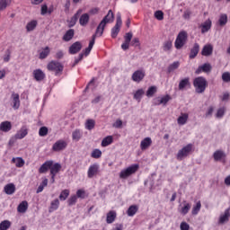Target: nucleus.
<instances>
[{
	"label": "nucleus",
	"mask_w": 230,
	"mask_h": 230,
	"mask_svg": "<svg viewBox=\"0 0 230 230\" xmlns=\"http://www.w3.org/2000/svg\"><path fill=\"white\" fill-rule=\"evenodd\" d=\"M111 22H114V13H112V10H110L108 12L107 15L103 17V19L97 26V29L95 31L96 35L102 37L103 35V31H105V26H107V24Z\"/></svg>",
	"instance_id": "f257e3e1"
},
{
	"label": "nucleus",
	"mask_w": 230,
	"mask_h": 230,
	"mask_svg": "<svg viewBox=\"0 0 230 230\" xmlns=\"http://www.w3.org/2000/svg\"><path fill=\"white\" fill-rule=\"evenodd\" d=\"M193 85L196 93H198V94H202V93L206 91V87H208V81L202 76L196 77L193 81Z\"/></svg>",
	"instance_id": "f03ea898"
},
{
	"label": "nucleus",
	"mask_w": 230,
	"mask_h": 230,
	"mask_svg": "<svg viewBox=\"0 0 230 230\" xmlns=\"http://www.w3.org/2000/svg\"><path fill=\"white\" fill-rule=\"evenodd\" d=\"M186 42H188V32H186V31H181L177 35L174 42V46L176 49H182Z\"/></svg>",
	"instance_id": "7ed1b4c3"
},
{
	"label": "nucleus",
	"mask_w": 230,
	"mask_h": 230,
	"mask_svg": "<svg viewBox=\"0 0 230 230\" xmlns=\"http://www.w3.org/2000/svg\"><path fill=\"white\" fill-rule=\"evenodd\" d=\"M191 152H193V144H188L182 149L178 151L176 159L178 161H182L183 159H186V157L189 156Z\"/></svg>",
	"instance_id": "20e7f679"
},
{
	"label": "nucleus",
	"mask_w": 230,
	"mask_h": 230,
	"mask_svg": "<svg viewBox=\"0 0 230 230\" xmlns=\"http://www.w3.org/2000/svg\"><path fill=\"white\" fill-rule=\"evenodd\" d=\"M139 170V165L138 164H133L127 169H124L120 172L119 177L120 179H127L130 177V175L136 173Z\"/></svg>",
	"instance_id": "39448f33"
},
{
	"label": "nucleus",
	"mask_w": 230,
	"mask_h": 230,
	"mask_svg": "<svg viewBox=\"0 0 230 230\" xmlns=\"http://www.w3.org/2000/svg\"><path fill=\"white\" fill-rule=\"evenodd\" d=\"M47 67L49 71H54L56 75H58V73H62L64 71V65L55 60H52L51 62H49Z\"/></svg>",
	"instance_id": "423d86ee"
},
{
	"label": "nucleus",
	"mask_w": 230,
	"mask_h": 230,
	"mask_svg": "<svg viewBox=\"0 0 230 230\" xmlns=\"http://www.w3.org/2000/svg\"><path fill=\"white\" fill-rule=\"evenodd\" d=\"M123 24V21H121V14H117V21L115 26L111 29V38L116 39L118 37V33H119V31L121 30V26Z\"/></svg>",
	"instance_id": "0eeeda50"
},
{
	"label": "nucleus",
	"mask_w": 230,
	"mask_h": 230,
	"mask_svg": "<svg viewBox=\"0 0 230 230\" xmlns=\"http://www.w3.org/2000/svg\"><path fill=\"white\" fill-rule=\"evenodd\" d=\"M67 148V142L66 140H58L53 146V152H62V150H66Z\"/></svg>",
	"instance_id": "6e6552de"
},
{
	"label": "nucleus",
	"mask_w": 230,
	"mask_h": 230,
	"mask_svg": "<svg viewBox=\"0 0 230 230\" xmlns=\"http://www.w3.org/2000/svg\"><path fill=\"white\" fill-rule=\"evenodd\" d=\"M132 37H133L132 32H127L125 34L124 42L121 45V48L124 51H127V49H128V48H130V44L132 42Z\"/></svg>",
	"instance_id": "1a4fd4ad"
},
{
	"label": "nucleus",
	"mask_w": 230,
	"mask_h": 230,
	"mask_svg": "<svg viewBox=\"0 0 230 230\" xmlns=\"http://www.w3.org/2000/svg\"><path fill=\"white\" fill-rule=\"evenodd\" d=\"M191 88V83L190 82V77H185L181 80H180V83L178 84L179 91H186V89Z\"/></svg>",
	"instance_id": "9d476101"
},
{
	"label": "nucleus",
	"mask_w": 230,
	"mask_h": 230,
	"mask_svg": "<svg viewBox=\"0 0 230 230\" xmlns=\"http://www.w3.org/2000/svg\"><path fill=\"white\" fill-rule=\"evenodd\" d=\"M80 51H82V42L80 41H75L68 49L70 55H76V53H80Z\"/></svg>",
	"instance_id": "9b49d317"
},
{
	"label": "nucleus",
	"mask_w": 230,
	"mask_h": 230,
	"mask_svg": "<svg viewBox=\"0 0 230 230\" xmlns=\"http://www.w3.org/2000/svg\"><path fill=\"white\" fill-rule=\"evenodd\" d=\"M145 71L144 70H137L133 73L131 76V80L133 82H137V84H139V82H142V80L145 78Z\"/></svg>",
	"instance_id": "f8f14e48"
},
{
	"label": "nucleus",
	"mask_w": 230,
	"mask_h": 230,
	"mask_svg": "<svg viewBox=\"0 0 230 230\" xmlns=\"http://www.w3.org/2000/svg\"><path fill=\"white\" fill-rule=\"evenodd\" d=\"M100 171V165L98 164H92L88 169V179H93L95 175H98V172Z\"/></svg>",
	"instance_id": "ddd939ff"
},
{
	"label": "nucleus",
	"mask_w": 230,
	"mask_h": 230,
	"mask_svg": "<svg viewBox=\"0 0 230 230\" xmlns=\"http://www.w3.org/2000/svg\"><path fill=\"white\" fill-rule=\"evenodd\" d=\"M229 217H230V208L226 209L225 212L220 215L218 219V224H220L221 226H224V224H227V222H229Z\"/></svg>",
	"instance_id": "4468645a"
},
{
	"label": "nucleus",
	"mask_w": 230,
	"mask_h": 230,
	"mask_svg": "<svg viewBox=\"0 0 230 230\" xmlns=\"http://www.w3.org/2000/svg\"><path fill=\"white\" fill-rule=\"evenodd\" d=\"M96 37H100V34H96V32L92 36V40L89 43L88 48L84 49V52L83 55L87 57L89 53H91V50L93 49V47L94 46V42L96 41Z\"/></svg>",
	"instance_id": "2eb2a0df"
},
{
	"label": "nucleus",
	"mask_w": 230,
	"mask_h": 230,
	"mask_svg": "<svg viewBox=\"0 0 230 230\" xmlns=\"http://www.w3.org/2000/svg\"><path fill=\"white\" fill-rule=\"evenodd\" d=\"M28 136V128L26 126H22L19 131L15 134V139H24Z\"/></svg>",
	"instance_id": "dca6fc26"
},
{
	"label": "nucleus",
	"mask_w": 230,
	"mask_h": 230,
	"mask_svg": "<svg viewBox=\"0 0 230 230\" xmlns=\"http://www.w3.org/2000/svg\"><path fill=\"white\" fill-rule=\"evenodd\" d=\"M11 98L13 100V109H14V111H17V109L21 107V100L19 99V93H13Z\"/></svg>",
	"instance_id": "f3484780"
},
{
	"label": "nucleus",
	"mask_w": 230,
	"mask_h": 230,
	"mask_svg": "<svg viewBox=\"0 0 230 230\" xmlns=\"http://www.w3.org/2000/svg\"><path fill=\"white\" fill-rule=\"evenodd\" d=\"M214 161L222 163L223 159H226V153L222 150H217L213 154Z\"/></svg>",
	"instance_id": "a211bd4d"
},
{
	"label": "nucleus",
	"mask_w": 230,
	"mask_h": 230,
	"mask_svg": "<svg viewBox=\"0 0 230 230\" xmlns=\"http://www.w3.org/2000/svg\"><path fill=\"white\" fill-rule=\"evenodd\" d=\"M152 146V138L151 137H146L144 138L140 143V148L141 150H147V148H150Z\"/></svg>",
	"instance_id": "6ab92c4d"
},
{
	"label": "nucleus",
	"mask_w": 230,
	"mask_h": 230,
	"mask_svg": "<svg viewBox=\"0 0 230 230\" xmlns=\"http://www.w3.org/2000/svg\"><path fill=\"white\" fill-rule=\"evenodd\" d=\"M199 51H200V45L199 43H195L193 45V48L190 49V58L193 59L199 55Z\"/></svg>",
	"instance_id": "aec40b11"
},
{
	"label": "nucleus",
	"mask_w": 230,
	"mask_h": 230,
	"mask_svg": "<svg viewBox=\"0 0 230 230\" xmlns=\"http://www.w3.org/2000/svg\"><path fill=\"white\" fill-rule=\"evenodd\" d=\"M53 161L45 162L39 169V173H46L48 170H50Z\"/></svg>",
	"instance_id": "412c9836"
},
{
	"label": "nucleus",
	"mask_w": 230,
	"mask_h": 230,
	"mask_svg": "<svg viewBox=\"0 0 230 230\" xmlns=\"http://www.w3.org/2000/svg\"><path fill=\"white\" fill-rule=\"evenodd\" d=\"M4 193L6 195H13L15 193V184L13 183H8L4 188Z\"/></svg>",
	"instance_id": "4be33fe9"
},
{
	"label": "nucleus",
	"mask_w": 230,
	"mask_h": 230,
	"mask_svg": "<svg viewBox=\"0 0 230 230\" xmlns=\"http://www.w3.org/2000/svg\"><path fill=\"white\" fill-rule=\"evenodd\" d=\"M0 130L2 132H10L12 130V122L6 120L0 124Z\"/></svg>",
	"instance_id": "5701e85b"
},
{
	"label": "nucleus",
	"mask_w": 230,
	"mask_h": 230,
	"mask_svg": "<svg viewBox=\"0 0 230 230\" xmlns=\"http://www.w3.org/2000/svg\"><path fill=\"white\" fill-rule=\"evenodd\" d=\"M201 55H203V57H209V55H213V46L205 45L202 49Z\"/></svg>",
	"instance_id": "b1692460"
},
{
	"label": "nucleus",
	"mask_w": 230,
	"mask_h": 230,
	"mask_svg": "<svg viewBox=\"0 0 230 230\" xmlns=\"http://www.w3.org/2000/svg\"><path fill=\"white\" fill-rule=\"evenodd\" d=\"M60 207V200L58 199H53L50 202V207L49 208V213H53V211H57L58 208Z\"/></svg>",
	"instance_id": "393cba45"
},
{
	"label": "nucleus",
	"mask_w": 230,
	"mask_h": 230,
	"mask_svg": "<svg viewBox=\"0 0 230 230\" xmlns=\"http://www.w3.org/2000/svg\"><path fill=\"white\" fill-rule=\"evenodd\" d=\"M60 170H62V165H60V164H52L50 166V175H57Z\"/></svg>",
	"instance_id": "a878e982"
},
{
	"label": "nucleus",
	"mask_w": 230,
	"mask_h": 230,
	"mask_svg": "<svg viewBox=\"0 0 230 230\" xmlns=\"http://www.w3.org/2000/svg\"><path fill=\"white\" fill-rule=\"evenodd\" d=\"M211 21L208 19L201 24V33H208V31L211 30Z\"/></svg>",
	"instance_id": "bb28decb"
},
{
	"label": "nucleus",
	"mask_w": 230,
	"mask_h": 230,
	"mask_svg": "<svg viewBox=\"0 0 230 230\" xmlns=\"http://www.w3.org/2000/svg\"><path fill=\"white\" fill-rule=\"evenodd\" d=\"M33 76L35 78V80H37V82H41V80L46 76L44 75V72H42V70L38 69V70H34L33 71Z\"/></svg>",
	"instance_id": "cd10ccee"
},
{
	"label": "nucleus",
	"mask_w": 230,
	"mask_h": 230,
	"mask_svg": "<svg viewBox=\"0 0 230 230\" xmlns=\"http://www.w3.org/2000/svg\"><path fill=\"white\" fill-rule=\"evenodd\" d=\"M73 37H75V30L70 29L63 36V40H65V42H69V40H71Z\"/></svg>",
	"instance_id": "c85d7f7f"
},
{
	"label": "nucleus",
	"mask_w": 230,
	"mask_h": 230,
	"mask_svg": "<svg viewBox=\"0 0 230 230\" xmlns=\"http://www.w3.org/2000/svg\"><path fill=\"white\" fill-rule=\"evenodd\" d=\"M116 220V211L111 210L106 217L107 224H112Z\"/></svg>",
	"instance_id": "c756f323"
},
{
	"label": "nucleus",
	"mask_w": 230,
	"mask_h": 230,
	"mask_svg": "<svg viewBox=\"0 0 230 230\" xmlns=\"http://www.w3.org/2000/svg\"><path fill=\"white\" fill-rule=\"evenodd\" d=\"M89 13H84L81 15L80 19H79V24L81 26H85L86 24H89Z\"/></svg>",
	"instance_id": "7c9ffc66"
},
{
	"label": "nucleus",
	"mask_w": 230,
	"mask_h": 230,
	"mask_svg": "<svg viewBox=\"0 0 230 230\" xmlns=\"http://www.w3.org/2000/svg\"><path fill=\"white\" fill-rule=\"evenodd\" d=\"M12 163L15 164L16 168H22L24 166V159L21 157L13 158Z\"/></svg>",
	"instance_id": "2f4dec72"
},
{
	"label": "nucleus",
	"mask_w": 230,
	"mask_h": 230,
	"mask_svg": "<svg viewBox=\"0 0 230 230\" xmlns=\"http://www.w3.org/2000/svg\"><path fill=\"white\" fill-rule=\"evenodd\" d=\"M49 53H51V49H49V47H46L40 53L39 58H40V60H44V58H48V57L49 56Z\"/></svg>",
	"instance_id": "473e14b6"
},
{
	"label": "nucleus",
	"mask_w": 230,
	"mask_h": 230,
	"mask_svg": "<svg viewBox=\"0 0 230 230\" xmlns=\"http://www.w3.org/2000/svg\"><path fill=\"white\" fill-rule=\"evenodd\" d=\"M188 113H181V116L178 118V125H186L188 122Z\"/></svg>",
	"instance_id": "72a5a7b5"
},
{
	"label": "nucleus",
	"mask_w": 230,
	"mask_h": 230,
	"mask_svg": "<svg viewBox=\"0 0 230 230\" xmlns=\"http://www.w3.org/2000/svg\"><path fill=\"white\" fill-rule=\"evenodd\" d=\"M179 66H181V63L179 61H175L172 64L169 65L167 68V73L170 75V73H173L176 69H179Z\"/></svg>",
	"instance_id": "f704fd0d"
},
{
	"label": "nucleus",
	"mask_w": 230,
	"mask_h": 230,
	"mask_svg": "<svg viewBox=\"0 0 230 230\" xmlns=\"http://www.w3.org/2000/svg\"><path fill=\"white\" fill-rule=\"evenodd\" d=\"M114 137H112V136H108L102 139V146H109V145H112Z\"/></svg>",
	"instance_id": "c9c22d12"
},
{
	"label": "nucleus",
	"mask_w": 230,
	"mask_h": 230,
	"mask_svg": "<svg viewBox=\"0 0 230 230\" xmlns=\"http://www.w3.org/2000/svg\"><path fill=\"white\" fill-rule=\"evenodd\" d=\"M12 227L10 220H4L0 223V230H8Z\"/></svg>",
	"instance_id": "e433bc0d"
},
{
	"label": "nucleus",
	"mask_w": 230,
	"mask_h": 230,
	"mask_svg": "<svg viewBox=\"0 0 230 230\" xmlns=\"http://www.w3.org/2000/svg\"><path fill=\"white\" fill-rule=\"evenodd\" d=\"M46 186H48V178H43L41 183L40 184V186L38 187L36 193H42V191H44V188H46Z\"/></svg>",
	"instance_id": "4c0bfd02"
},
{
	"label": "nucleus",
	"mask_w": 230,
	"mask_h": 230,
	"mask_svg": "<svg viewBox=\"0 0 230 230\" xmlns=\"http://www.w3.org/2000/svg\"><path fill=\"white\" fill-rule=\"evenodd\" d=\"M27 210H28V201H22V203H20V205L18 206V212L26 213Z\"/></svg>",
	"instance_id": "58836bf2"
},
{
	"label": "nucleus",
	"mask_w": 230,
	"mask_h": 230,
	"mask_svg": "<svg viewBox=\"0 0 230 230\" xmlns=\"http://www.w3.org/2000/svg\"><path fill=\"white\" fill-rule=\"evenodd\" d=\"M199 71H203L204 73H209L211 71V65L208 63L203 64L201 66L199 67L196 73H199Z\"/></svg>",
	"instance_id": "ea45409f"
},
{
	"label": "nucleus",
	"mask_w": 230,
	"mask_h": 230,
	"mask_svg": "<svg viewBox=\"0 0 230 230\" xmlns=\"http://www.w3.org/2000/svg\"><path fill=\"white\" fill-rule=\"evenodd\" d=\"M137 206L132 205L128 208V217H134L137 213Z\"/></svg>",
	"instance_id": "a19ab883"
},
{
	"label": "nucleus",
	"mask_w": 230,
	"mask_h": 230,
	"mask_svg": "<svg viewBox=\"0 0 230 230\" xmlns=\"http://www.w3.org/2000/svg\"><path fill=\"white\" fill-rule=\"evenodd\" d=\"M219 26L224 27L227 24V14L222 13L218 20Z\"/></svg>",
	"instance_id": "79ce46f5"
},
{
	"label": "nucleus",
	"mask_w": 230,
	"mask_h": 230,
	"mask_svg": "<svg viewBox=\"0 0 230 230\" xmlns=\"http://www.w3.org/2000/svg\"><path fill=\"white\" fill-rule=\"evenodd\" d=\"M81 138H82V131H80V129H75V131H73L72 139L74 141H80Z\"/></svg>",
	"instance_id": "37998d69"
},
{
	"label": "nucleus",
	"mask_w": 230,
	"mask_h": 230,
	"mask_svg": "<svg viewBox=\"0 0 230 230\" xmlns=\"http://www.w3.org/2000/svg\"><path fill=\"white\" fill-rule=\"evenodd\" d=\"M190 209H191V204L186 203V201H184V206L181 208L180 213H181V215H188Z\"/></svg>",
	"instance_id": "c03bdc74"
},
{
	"label": "nucleus",
	"mask_w": 230,
	"mask_h": 230,
	"mask_svg": "<svg viewBox=\"0 0 230 230\" xmlns=\"http://www.w3.org/2000/svg\"><path fill=\"white\" fill-rule=\"evenodd\" d=\"M145 94V90L143 89H138L135 93H134V99L137 100V102H141V98H143V95Z\"/></svg>",
	"instance_id": "a18cd8bd"
},
{
	"label": "nucleus",
	"mask_w": 230,
	"mask_h": 230,
	"mask_svg": "<svg viewBox=\"0 0 230 230\" xmlns=\"http://www.w3.org/2000/svg\"><path fill=\"white\" fill-rule=\"evenodd\" d=\"M12 0H0V12L6 10L7 6H10Z\"/></svg>",
	"instance_id": "49530a36"
},
{
	"label": "nucleus",
	"mask_w": 230,
	"mask_h": 230,
	"mask_svg": "<svg viewBox=\"0 0 230 230\" xmlns=\"http://www.w3.org/2000/svg\"><path fill=\"white\" fill-rule=\"evenodd\" d=\"M37 28V21H31L26 25L27 31H33Z\"/></svg>",
	"instance_id": "de8ad7c7"
},
{
	"label": "nucleus",
	"mask_w": 230,
	"mask_h": 230,
	"mask_svg": "<svg viewBox=\"0 0 230 230\" xmlns=\"http://www.w3.org/2000/svg\"><path fill=\"white\" fill-rule=\"evenodd\" d=\"M202 208V204L200 201H198L196 205L192 208L191 214L192 215H199V211H200V208Z\"/></svg>",
	"instance_id": "09e8293b"
},
{
	"label": "nucleus",
	"mask_w": 230,
	"mask_h": 230,
	"mask_svg": "<svg viewBox=\"0 0 230 230\" xmlns=\"http://www.w3.org/2000/svg\"><path fill=\"white\" fill-rule=\"evenodd\" d=\"M155 93H157V87L151 86L148 88L146 94L147 98H152V96H154V94H155Z\"/></svg>",
	"instance_id": "8fccbe9b"
},
{
	"label": "nucleus",
	"mask_w": 230,
	"mask_h": 230,
	"mask_svg": "<svg viewBox=\"0 0 230 230\" xmlns=\"http://www.w3.org/2000/svg\"><path fill=\"white\" fill-rule=\"evenodd\" d=\"M173 44L172 43V40H167L164 43L163 49L164 51H170L172 49Z\"/></svg>",
	"instance_id": "3c124183"
},
{
	"label": "nucleus",
	"mask_w": 230,
	"mask_h": 230,
	"mask_svg": "<svg viewBox=\"0 0 230 230\" xmlns=\"http://www.w3.org/2000/svg\"><path fill=\"white\" fill-rule=\"evenodd\" d=\"M94 119H88L85 123V128H87V130H93V128H94Z\"/></svg>",
	"instance_id": "603ef678"
},
{
	"label": "nucleus",
	"mask_w": 230,
	"mask_h": 230,
	"mask_svg": "<svg viewBox=\"0 0 230 230\" xmlns=\"http://www.w3.org/2000/svg\"><path fill=\"white\" fill-rule=\"evenodd\" d=\"M69 197V190H64L61 191L59 195V199L60 200H66Z\"/></svg>",
	"instance_id": "864d4df0"
},
{
	"label": "nucleus",
	"mask_w": 230,
	"mask_h": 230,
	"mask_svg": "<svg viewBox=\"0 0 230 230\" xmlns=\"http://www.w3.org/2000/svg\"><path fill=\"white\" fill-rule=\"evenodd\" d=\"M92 157L93 159H100V157H102V151L100 149H94L92 152Z\"/></svg>",
	"instance_id": "5fc2aeb1"
},
{
	"label": "nucleus",
	"mask_w": 230,
	"mask_h": 230,
	"mask_svg": "<svg viewBox=\"0 0 230 230\" xmlns=\"http://www.w3.org/2000/svg\"><path fill=\"white\" fill-rule=\"evenodd\" d=\"M76 200H78V197H76V195L71 196L67 200L68 206H75V204H76Z\"/></svg>",
	"instance_id": "6e6d98bb"
},
{
	"label": "nucleus",
	"mask_w": 230,
	"mask_h": 230,
	"mask_svg": "<svg viewBox=\"0 0 230 230\" xmlns=\"http://www.w3.org/2000/svg\"><path fill=\"white\" fill-rule=\"evenodd\" d=\"M39 136H40V137H44L48 136V128L41 127L39 130Z\"/></svg>",
	"instance_id": "4d7b16f0"
},
{
	"label": "nucleus",
	"mask_w": 230,
	"mask_h": 230,
	"mask_svg": "<svg viewBox=\"0 0 230 230\" xmlns=\"http://www.w3.org/2000/svg\"><path fill=\"white\" fill-rule=\"evenodd\" d=\"M169 100H172V97H170V95H165L164 97H160L159 103H161L162 105H166V103H168Z\"/></svg>",
	"instance_id": "13d9d810"
},
{
	"label": "nucleus",
	"mask_w": 230,
	"mask_h": 230,
	"mask_svg": "<svg viewBox=\"0 0 230 230\" xmlns=\"http://www.w3.org/2000/svg\"><path fill=\"white\" fill-rule=\"evenodd\" d=\"M155 17L157 21H163V19H164V13H163V11H156L155 13Z\"/></svg>",
	"instance_id": "bf43d9fd"
},
{
	"label": "nucleus",
	"mask_w": 230,
	"mask_h": 230,
	"mask_svg": "<svg viewBox=\"0 0 230 230\" xmlns=\"http://www.w3.org/2000/svg\"><path fill=\"white\" fill-rule=\"evenodd\" d=\"M224 114H226V108L222 107L217 110L216 118H224Z\"/></svg>",
	"instance_id": "052dcab7"
},
{
	"label": "nucleus",
	"mask_w": 230,
	"mask_h": 230,
	"mask_svg": "<svg viewBox=\"0 0 230 230\" xmlns=\"http://www.w3.org/2000/svg\"><path fill=\"white\" fill-rule=\"evenodd\" d=\"M82 12H84V10L79 9L76 13L72 17V22H75L76 21H78V18L80 17Z\"/></svg>",
	"instance_id": "680f3d73"
},
{
	"label": "nucleus",
	"mask_w": 230,
	"mask_h": 230,
	"mask_svg": "<svg viewBox=\"0 0 230 230\" xmlns=\"http://www.w3.org/2000/svg\"><path fill=\"white\" fill-rule=\"evenodd\" d=\"M222 80L223 82H226V83L230 82V73L229 72L223 73Z\"/></svg>",
	"instance_id": "e2e57ef3"
},
{
	"label": "nucleus",
	"mask_w": 230,
	"mask_h": 230,
	"mask_svg": "<svg viewBox=\"0 0 230 230\" xmlns=\"http://www.w3.org/2000/svg\"><path fill=\"white\" fill-rule=\"evenodd\" d=\"M76 197H77L78 199H85V190H78L76 191Z\"/></svg>",
	"instance_id": "0e129e2a"
},
{
	"label": "nucleus",
	"mask_w": 230,
	"mask_h": 230,
	"mask_svg": "<svg viewBox=\"0 0 230 230\" xmlns=\"http://www.w3.org/2000/svg\"><path fill=\"white\" fill-rule=\"evenodd\" d=\"M114 128H121L123 127V121L121 119H117L113 124Z\"/></svg>",
	"instance_id": "69168bd1"
},
{
	"label": "nucleus",
	"mask_w": 230,
	"mask_h": 230,
	"mask_svg": "<svg viewBox=\"0 0 230 230\" xmlns=\"http://www.w3.org/2000/svg\"><path fill=\"white\" fill-rule=\"evenodd\" d=\"M181 230H190V225L186 222H181L180 225Z\"/></svg>",
	"instance_id": "338daca9"
},
{
	"label": "nucleus",
	"mask_w": 230,
	"mask_h": 230,
	"mask_svg": "<svg viewBox=\"0 0 230 230\" xmlns=\"http://www.w3.org/2000/svg\"><path fill=\"white\" fill-rule=\"evenodd\" d=\"M131 46H133L134 48H137V46H139V38H134L131 40Z\"/></svg>",
	"instance_id": "774afa93"
}]
</instances>
